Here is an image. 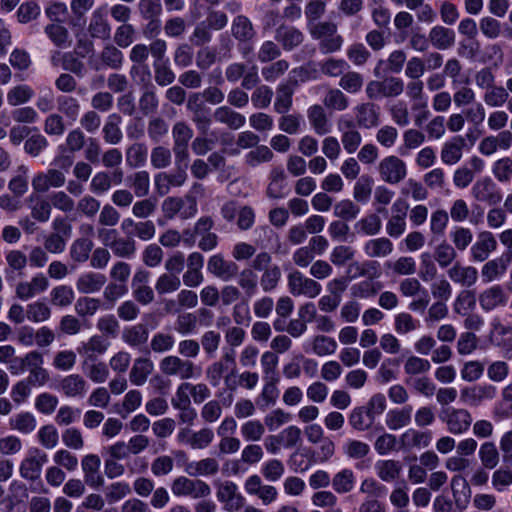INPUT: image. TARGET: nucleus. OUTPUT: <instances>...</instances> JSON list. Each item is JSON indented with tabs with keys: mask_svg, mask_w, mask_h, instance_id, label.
<instances>
[{
	"mask_svg": "<svg viewBox=\"0 0 512 512\" xmlns=\"http://www.w3.org/2000/svg\"><path fill=\"white\" fill-rule=\"evenodd\" d=\"M161 373L167 377L180 379L182 382L194 379L201 374V367L193 360L182 358L178 355H167L159 362Z\"/></svg>",
	"mask_w": 512,
	"mask_h": 512,
	"instance_id": "1",
	"label": "nucleus"
},
{
	"mask_svg": "<svg viewBox=\"0 0 512 512\" xmlns=\"http://www.w3.org/2000/svg\"><path fill=\"white\" fill-rule=\"evenodd\" d=\"M171 491L176 497L193 499L206 498L211 494V488L205 481L185 476H179L172 481Z\"/></svg>",
	"mask_w": 512,
	"mask_h": 512,
	"instance_id": "2",
	"label": "nucleus"
},
{
	"mask_svg": "<svg viewBox=\"0 0 512 512\" xmlns=\"http://www.w3.org/2000/svg\"><path fill=\"white\" fill-rule=\"evenodd\" d=\"M226 80L230 83H236L242 79L241 87L250 90L260 83L258 67L252 65L247 67L246 64L234 62L229 64L225 69Z\"/></svg>",
	"mask_w": 512,
	"mask_h": 512,
	"instance_id": "3",
	"label": "nucleus"
},
{
	"mask_svg": "<svg viewBox=\"0 0 512 512\" xmlns=\"http://www.w3.org/2000/svg\"><path fill=\"white\" fill-rule=\"evenodd\" d=\"M288 289L293 296L317 297L322 286L313 278L306 277L300 271L294 270L287 276Z\"/></svg>",
	"mask_w": 512,
	"mask_h": 512,
	"instance_id": "4",
	"label": "nucleus"
},
{
	"mask_svg": "<svg viewBox=\"0 0 512 512\" xmlns=\"http://www.w3.org/2000/svg\"><path fill=\"white\" fill-rule=\"evenodd\" d=\"M47 454L39 448L28 450L26 457L19 465L20 476L27 481H36L39 479L43 466L47 463Z\"/></svg>",
	"mask_w": 512,
	"mask_h": 512,
	"instance_id": "5",
	"label": "nucleus"
},
{
	"mask_svg": "<svg viewBox=\"0 0 512 512\" xmlns=\"http://www.w3.org/2000/svg\"><path fill=\"white\" fill-rule=\"evenodd\" d=\"M443 423L446 424L447 430L453 435H461L466 433L472 424V415L465 408H449L440 415Z\"/></svg>",
	"mask_w": 512,
	"mask_h": 512,
	"instance_id": "6",
	"label": "nucleus"
},
{
	"mask_svg": "<svg viewBox=\"0 0 512 512\" xmlns=\"http://www.w3.org/2000/svg\"><path fill=\"white\" fill-rule=\"evenodd\" d=\"M66 184V175L56 168L36 173L31 181L34 193L43 194L50 189H60Z\"/></svg>",
	"mask_w": 512,
	"mask_h": 512,
	"instance_id": "7",
	"label": "nucleus"
},
{
	"mask_svg": "<svg viewBox=\"0 0 512 512\" xmlns=\"http://www.w3.org/2000/svg\"><path fill=\"white\" fill-rule=\"evenodd\" d=\"M381 179L389 184H398L407 175L405 162L395 155L383 158L378 166Z\"/></svg>",
	"mask_w": 512,
	"mask_h": 512,
	"instance_id": "8",
	"label": "nucleus"
},
{
	"mask_svg": "<svg viewBox=\"0 0 512 512\" xmlns=\"http://www.w3.org/2000/svg\"><path fill=\"white\" fill-rule=\"evenodd\" d=\"M207 270L211 275L224 282L231 281L238 275V265L234 261L225 259L221 253L209 257Z\"/></svg>",
	"mask_w": 512,
	"mask_h": 512,
	"instance_id": "9",
	"label": "nucleus"
},
{
	"mask_svg": "<svg viewBox=\"0 0 512 512\" xmlns=\"http://www.w3.org/2000/svg\"><path fill=\"white\" fill-rule=\"evenodd\" d=\"M233 367H236L235 351L230 349L225 351L219 360L214 361L207 367L206 378L213 387H216L224 379L228 370Z\"/></svg>",
	"mask_w": 512,
	"mask_h": 512,
	"instance_id": "10",
	"label": "nucleus"
},
{
	"mask_svg": "<svg viewBox=\"0 0 512 512\" xmlns=\"http://www.w3.org/2000/svg\"><path fill=\"white\" fill-rule=\"evenodd\" d=\"M214 221L210 216H202L195 223V233L199 237L198 248L203 252H209L218 245V235L211 230Z\"/></svg>",
	"mask_w": 512,
	"mask_h": 512,
	"instance_id": "11",
	"label": "nucleus"
},
{
	"mask_svg": "<svg viewBox=\"0 0 512 512\" xmlns=\"http://www.w3.org/2000/svg\"><path fill=\"white\" fill-rule=\"evenodd\" d=\"M497 394V389L491 384H481L465 387L461 390V400L470 405L478 406L485 400H492Z\"/></svg>",
	"mask_w": 512,
	"mask_h": 512,
	"instance_id": "12",
	"label": "nucleus"
},
{
	"mask_svg": "<svg viewBox=\"0 0 512 512\" xmlns=\"http://www.w3.org/2000/svg\"><path fill=\"white\" fill-rule=\"evenodd\" d=\"M355 121L358 127L371 129L380 124V107L373 102L358 104L355 108Z\"/></svg>",
	"mask_w": 512,
	"mask_h": 512,
	"instance_id": "13",
	"label": "nucleus"
},
{
	"mask_svg": "<svg viewBox=\"0 0 512 512\" xmlns=\"http://www.w3.org/2000/svg\"><path fill=\"white\" fill-rule=\"evenodd\" d=\"M472 195L477 201L486 202L489 205H496L502 200L501 193L489 177L476 181L472 187Z\"/></svg>",
	"mask_w": 512,
	"mask_h": 512,
	"instance_id": "14",
	"label": "nucleus"
},
{
	"mask_svg": "<svg viewBox=\"0 0 512 512\" xmlns=\"http://www.w3.org/2000/svg\"><path fill=\"white\" fill-rule=\"evenodd\" d=\"M497 240L489 231L478 234L476 242L471 247V257L476 262L487 260L492 252L497 249Z\"/></svg>",
	"mask_w": 512,
	"mask_h": 512,
	"instance_id": "15",
	"label": "nucleus"
},
{
	"mask_svg": "<svg viewBox=\"0 0 512 512\" xmlns=\"http://www.w3.org/2000/svg\"><path fill=\"white\" fill-rule=\"evenodd\" d=\"M512 261V251L487 261L481 269V277L485 283H490L502 277L507 270L509 263Z\"/></svg>",
	"mask_w": 512,
	"mask_h": 512,
	"instance_id": "16",
	"label": "nucleus"
},
{
	"mask_svg": "<svg viewBox=\"0 0 512 512\" xmlns=\"http://www.w3.org/2000/svg\"><path fill=\"white\" fill-rule=\"evenodd\" d=\"M58 389L67 397L82 398L87 390V382L79 374H70L60 380Z\"/></svg>",
	"mask_w": 512,
	"mask_h": 512,
	"instance_id": "17",
	"label": "nucleus"
},
{
	"mask_svg": "<svg viewBox=\"0 0 512 512\" xmlns=\"http://www.w3.org/2000/svg\"><path fill=\"white\" fill-rule=\"evenodd\" d=\"M466 140L463 136H454L446 141L441 149V161L446 165H454L460 161Z\"/></svg>",
	"mask_w": 512,
	"mask_h": 512,
	"instance_id": "18",
	"label": "nucleus"
},
{
	"mask_svg": "<svg viewBox=\"0 0 512 512\" xmlns=\"http://www.w3.org/2000/svg\"><path fill=\"white\" fill-rule=\"evenodd\" d=\"M124 63V55L121 50L113 44H107L103 47L99 54V63L95 65V70L102 68H110L119 70Z\"/></svg>",
	"mask_w": 512,
	"mask_h": 512,
	"instance_id": "19",
	"label": "nucleus"
},
{
	"mask_svg": "<svg viewBox=\"0 0 512 512\" xmlns=\"http://www.w3.org/2000/svg\"><path fill=\"white\" fill-rule=\"evenodd\" d=\"M107 278L98 272H86L76 280V288L82 294H92L100 291L106 284Z\"/></svg>",
	"mask_w": 512,
	"mask_h": 512,
	"instance_id": "20",
	"label": "nucleus"
},
{
	"mask_svg": "<svg viewBox=\"0 0 512 512\" xmlns=\"http://www.w3.org/2000/svg\"><path fill=\"white\" fill-rule=\"evenodd\" d=\"M275 40L285 51H291L303 42L304 35L295 27L281 25L276 29Z\"/></svg>",
	"mask_w": 512,
	"mask_h": 512,
	"instance_id": "21",
	"label": "nucleus"
},
{
	"mask_svg": "<svg viewBox=\"0 0 512 512\" xmlns=\"http://www.w3.org/2000/svg\"><path fill=\"white\" fill-rule=\"evenodd\" d=\"M448 277L457 284L463 287L473 286L478 279V271L473 266H463L459 262L447 271Z\"/></svg>",
	"mask_w": 512,
	"mask_h": 512,
	"instance_id": "22",
	"label": "nucleus"
},
{
	"mask_svg": "<svg viewBox=\"0 0 512 512\" xmlns=\"http://www.w3.org/2000/svg\"><path fill=\"white\" fill-rule=\"evenodd\" d=\"M431 440L432 434L430 431L412 428L407 429L399 438L401 448L403 449L425 448L430 445Z\"/></svg>",
	"mask_w": 512,
	"mask_h": 512,
	"instance_id": "23",
	"label": "nucleus"
},
{
	"mask_svg": "<svg viewBox=\"0 0 512 512\" xmlns=\"http://www.w3.org/2000/svg\"><path fill=\"white\" fill-rule=\"evenodd\" d=\"M307 117L316 134L326 135L331 131L332 125L323 106H311L307 111Z\"/></svg>",
	"mask_w": 512,
	"mask_h": 512,
	"instance_id": "24",
	"label": "nucleus"
},
{
	"mask_svg": "<svg viewBox=\"0 0 512 512\" xmlns=\"http://www.w3.org/2000/svg\"><path fill=\"white\" fill-rule=\"evenodd\" d=\"M122 117L117 113L110 114L102 127L103 140L109 145H117L123 139L121 130Z\"/></svg>",
	"mask_w": 512,
	"mask_h": 512,
	"instance_id": "25",
	"label": "nucleus"
},
{
	"mask_svg": "<svg viewBox=\"0 0 512 512\" xmlns=\"http://www.w3.org/2000/svg\"><path fill=\"white\" fill-rule=\"evenodd\" d=\"M27 202L32 219L40 223L49 221L52 209L48 199L39 195H30Z\"/></svg>",
	"mask_w": 512,
	"mask_h": 512,
	"instance_id": "26",
	"label": "nucleus"
},
{
	"mask_svg": "<svg viewBox=\"0 0 512 512\" xmlns=\"http://www.w3.org/2000/svg\"><path fill=\"white\" fill-rule=\"evenodd\" d=\"M347 273L351 278L367 277L370 280L380 276V264L377 261L366 260L364 262H352L347 268Z\"/></svg>",
	"mask_w": 512,
	"mask_h": 512,
	"instance_id": "27",
	"label": "nucleus"
},
{
	"mask_svg": "<svg viewBox=\"0 0 512 512\" xmlns=\"http://www.w3.org/2000/svg\"><path fill=\"white\" fill-rule=\"evenodd\" d=\"M213 115L217 122L233 130L240 129L246 122L245 116L233 110L230 105L216 108Z\"/></svg>",
	"mask_w": 512,
	"mask_h": 512,
	"instance_id": "28",
	"label": "nucleus"
},
{
	"mask_svg": "<svg viewBox=\"0 0 512 512\" xmlns=\"http://www.w3.org/2000/svg\"><path fill=\"white\" fill-rule=\"evenodd\" d=\"M506 303V296L500 285H494L479 295V304L485 311H491Z\"/></svg>",
	"mask_w": 512,
	"mask_h": 512,
	"instance_id": "29",
	"label": "nucleus"
},
{
	"mask_svg": "<svg viewBox=\"0 0 512 512\" xmlns=\"http://www.w3.org/2000/svg\"><path fill=\"white\" fill-rule=\"evenodd\" d=\"M149 338V329L145 324L139 323L127 327L122 332V340L131 347L144 346Z\"/></svg>",
	"mask_w": 512,
	"mask_h": 512,
	"instance_id": "30",
	"label": "nucleus"
},
{
	"mask_svg": "<svg viewBox=\"0 0 512 512\" xmlns=\"http://www.w3.org/2000/svg\"><path fill=\"white\" fill-rule=\"evenodd\" d=\"M413 408L405 405L400 409H393L387 412L385 423L390 430H399L410 424Z\"/></svg>",
	"mask_w": 512,
	"mask_h": 512,
	"instance_id": "31",
	"label": "nucleus"
},
{
	"mask_svg": "<svg viewBox=\"0 0 512 512\" xmlns=\"http://www.w3.org/2000/svg\"><path fill=\"white\" fill-rule=\"evenodd\" d=\"M377 476L384 482L390 483L397 480L402 473V464L398 460H380L375 464Z\"/></svg>",
	"mask_w": 512,
	"mask_h": 512,
	"instance_id": "32",
	"label": "nucleus"
},
{
	"mask_svg": "<svg viewBox=\"0 0 512 512\" xmlns=\"http://www.w3.org/2000/svg\"><path fill=\"white\" fill-rule=\"evenodd\" d=\"M110 342L102 335H94L78 349L87 360L94 361L98 355H103L109 348Z\"/></svg>",
	"mask_w": 512,
	"mask_h": 512,
	"instance_id": "33",
	"label": "nucleus"
},
{
	"mask_svg": "<svg viewBox=\"0 0 512 512\" xmlns=\"http://www.w3.org/2000/svg\"><path fill=\"white\" fill-rule=\"evenodd\" d=\"M296 84V81H288L278 86L274 109L279 114H285L290 110Z\"/></svg>",
	"mask_w": 512,
	"mask_h": 512,
	"instance_id": "34",
	"label": "nucleus"
},
{
	"mask_svg": "<svg viewBox=\"0 0 512 512\" xmlns=\"http://www.w3.org/2000/svg\"><path fill=\"white\" fill-rule=\"evenodd\" d=\"M88 31L93 38H99L103 40L110 38L111 26L101 9H96L92 13Z\"/></svg>",
	"mask_w": 512,
	"mask_h": 512,
	"instance_id": "35",
	"label": "nucleus"
},
{
	"mask_svg": "<svg viewBox=\"0 0 512 512\" xmlns=\"http://www.w3.org/2000/svg\"><path fill=\"white\" fill-rule=\"evenodd\" d=\"M363 250L370 258H384L393 252V243L386 237L374 238L365 243Z\"/></svg>",
	"mask_w": 512,
	"mask_h": 512,
	"instance_id": "36",
	"label": "nucleus"
},
{
	"mask_svg": "<svg viewBox=\"0 0 512 512\" xmlns=\"http://www.w3.org/2000/svg\"><path fill=\"white\" fill-rule=\"evenodd\" d=\"M153 369L154 364L149 358L140 357L135 359L129 374L131 383L137 386L143 385Z\"/></svg>",
	"mask_w": 512,
	"mask_h": 512,
	"instance_id": "37",
	"label": "nucleus"
},
{
	"mask_svg": "<svg viewBox=\"0 0 512 512\" xmlns=\"http://www.w3.org/2000/svg\"><path fill=\"white\" fill-rule=\"evenodd\" d=\"M429 40L439 50H446L454 45L455 33L453 30L437 25L429 32Z\"/></svg>",
	"mask_w": 512,
	"mask_h": 512,
	"instance_id": "38",
	"label": "nucleus"
},
{
	"mask_svg": "<svg viewBox=\"0 0 512 512\" xmlns=\"http://www.w3.org/2000/svg\"><path fill=\"white\" fill-rule=\"evenodd\" d=\"M148 157V147L143 142H134L125 151L126 164L130 168H141Z\"/></svg>",
	"mask_w": 512,
	"mask_h": 512,
	"instance_id": "39",
	"label": "nucleus"
},
{
	"mask_svg": "<svg viewBox=\"0 0 512 512\" xmlns=\"http://www.w3.org/2000/svg\"><path fill=\"white\" fill-rule=\"evenodd\" d=\"M478 457L482 467L488 470H493L500 462V452L493 441H485L480 445Z\"/></svg>",
	"mask_w": 512,
	"mask_h": 512,
	"instance_id": "40",
	"label": "nucleus"
},
{
	"mask_svg": "<svg viewBox=\"0 0 512 512\" xmlns=\"http://www.w3.org/2000/svg\"><path fill=\"white\" fill-rule=\"evenodd\" d=\"M108 247L115 256L126 259L132 258L137 251L136 241L132 237H113Z\"/></svg>",
	"mask_w": 512,
	"mask_h": 512,
	"instance_id": "41",
	"label": "nucleus"
},
{
	"mask_svg": "<svg viewBox=\"0 0 512 512\" xmlns=\"http://www.w3.org/2000/svg\"><path fill=\"white\" fill-rule=\"evenodd\" d=\"M7 268L5 276L7 279L13 278L14 274L21 275L27 266V256L21 250H10L5 254Z\"/></svg>",
	"mask_w": 512,
	"mask_h": 512,
	"instance_id": "42",
	"label": "nucleus"
},
{
	"mask_svg": "<svg viewBox=\"0 0 512 512\" xmlns=\"http://www.w3.org/2000/svg\"><path fill=\"white\" fill-rule=\"evenodd\" d=\"M451 489L456 506L464 508L471 494L467 480L460 474L454 475L451 479Z\"/></svg>",
	"mask_w": 512,
	"mask_h": 512,
	"instance_id": "43",
	"label": "nucleus"
},
{
	"mask_svg": "<svg viewBox=\"0 0 512 512\" xmlns=\"http://www.w3.org/2000/svg\"><path fill=\"white\" fill-rule=\"evenodd\" d=\"M231 33L239 41H249L256 34L252 22L244 15H238L233 19Z\"/></svg>",
	"mask_w": 512,
	"mask_h": 512,
	"instance_id": "44",
	"label": "nucleus"
},
{
	"mask_svg": "<svg viewBox=\"0 0 512 512\" xmlns=\"http://www.w3.org/2000/svg\"><path fill=\"white\" fill-rule=\"evenodd\" d=\"M316 463V451L306 448L302 452H294L289 459L290 467L295 472H305Z\"/></svg>",
	"mask_w": 512,
	"mask_h": 512,
	"instance_id": "45",
	"label": "nucleus"
},
{
	"mask_svg": "<svg viewBox=\"0 0 512 512\" xmlns=\"http://www.w3.org/2000/svg\"><path fill=\"white\" fill-rule=\"evenodd\" d=\"M406 95L412 104V110L426 109L427 101L424 97V83L422 80H411L406 85Z\"/></svg>",
	"mask_w": 512,
	"mask_h": 512,
	"instance_id": "46",
	"label": "nucleus"
},
{
	"mask_svg": "<svg viewBox=\"0 0 512 512\" xmlns=\"http://www.w3.org/2000/svg\"><path fill=\"white\" fill-rule=\"evenodd\" d=\"M133 194L138 198H144L150 191V175L147 171H138L128 177Z\"/></svg>",
	"mask_w": 512,
	"mask_h": 512,
	"instance_id": "47",
	"label": "nucleus"
},
{
	"mask_svg": "<svg viewBox=\"0 0 512 512\" xmlns=\"http://www.w3.org/2000/svg\"><path fill=\"white\" fill-rule=\"evenodd\" d=\"M237 283L247 299L254 296L258 288V276L254 270L245 268L238 271Z\"/></svg>",
	"mask_w": 512,
	"mask_h": 512,
	"instance_id": "48",
	"label": "nucleus"
},
{
	"mask_svg": "<svg viewBox=\"0 0 512 512\" xmlns=\"http://www.w3.org/2000/svg\"><path fill=\"white\" fill-rule=\"evenodd\" d=\"M44 32L51 42L58 48L68 47L71 43L67 28L59 23H50L46 25Z\"/></svg>",
	"mask_w": 512,
	"mask_h": 512,
	"instance_id": "49",
	"label": "nucleus"
},
{
	"mask_svg": "<svg viewBox=\"0 0 512 512\" xmlns=\"http://www.w3.org/2000/svg\"><path fill=\"white\" fill-rule=\"evenodd\" d=\"M355 484V475L351 469L345 468L337 472L332 478V487L335 492L345 494L350 492Z\"/></svg>",
	"mask_w": 512,
	"mask_h": 512,
	"instance_id": "50",
	"label": "nucleus"
},
{
	"mask_svg": "<svg viewBox=\"0 0 512 512\" xmlns=\"http://www.w3.org/2000/svg\"><path fill=\"white\" fill-rule=\"evenodd\" d=\"M57 109L59 114L76 121L80 113V102L75 97L61 95L57 98Z\"/></svg>",
	"mask_w": 512,
	"mask_h": 512,
	"instance_id": "51",
	"label": "nucleus"
},
{
	"mask_svg": "<svg viewBox=\"0 0 512 512\" xmlns=\"http://www.w3.org/2000/svg\"><path fill=\"white\" fill-rule=\"evenodd\" d=\"M323 104L328 109L344 111L349 106V99L342 90L331 88L327 91Z\"/></svg>",
	"mask_w": 512,
	"mask_h": 512,
	"instance_id": "52",
	"label": "nucleus"
},
{
	"mask_svg": "<svg viewBox=\"0 0 512 512\" xmlns=\"http://www.w3.org/2000/svg\"><path fill=\"white\" fill-rule=\"evenodd\" d=\"M51 303L56 307H68L74 299L75 293L72 287L68 285H59L54 287L50 292Z\"/></svg>",
	"mask_w": 512,
	"mask_h": 512,
	"instance_id": "53",
	"label": "nucleus"
},
{
	"mask_svg": "<svg viewBox=\"0 0 512 512\" xmlns=\"http://www.w3.org/2000/svg\"><path fill=\"white\" fill-rule=\"evenodd\" d=\"M93 248V242L88 238L76 239L70 247V257L77 263H83L89 259Z\"/></svg>",
	"mask_w": 512,
	"mask_h": 512,
	"instance_id": "54",
	"label": "nucleus"
},
{
	"mask_svg": "<svg viewBox=\"0 0 512 512\" xmlns=\"http://www.w3.org/2000/svg\"><path fill=\"white\" fill-rule=\"evenodd\" d=\"M277 382L278 378L272 377L270 381H267L264 384L262 391L256 400V403L261 408L273 406L276 403V400L279 396V390L276 386Z\"/></svg>",
	"mask_w": 512,
	"mask_h": 512,
	"instance_id": "55",
	"label": "nucleus"
},
{
	"mask_svg": "<svg viewBox=\"0 0 512 512\" xmlns=\"http://www.w3.org/2000/svg\"><path fill=\"white\" fill-rule=\"evenodd\" d=\"M51 317V308L42 301H35L27 305L26 318L33 323L47 321Z\"/></svg>",
	"mask_w": 512,
	"mask_h": 512,
	"instance_id": "56",
	"label": "nucleus"
},
{
	"mask_svg": "<svg viewBox=\"0 0 512 512\" xmlns=\"http://www.w3.org/2000/svg\"><path fill=\"white\" fill-rule=\"evenodd\" d=\"M48 200L51 204V209L55 208L63 213H70L75 208V201L66 191L63 190L52 192L48 196Z\"/></svg>",
	"mask_w": 512,
	"mask_h": 512,
	"instance_id": "57",
	"label": "nucleus"
},
{
	"mask_svg": "<svg viewBox=\"0 0 512 512\" xmlns=\"http://www.w3.org/2000/svg\"><path fill=\"white\" fill-rule=\"evenodd\" d=\"M41 13V8L35 0H28L20 4L17 9V20L21 24H27L36 20Z\"/></svg>",
	"mask_w": 512,
	"mask_h": 512,
	"instance_id": "58",
	"label": "nucleus"
},
{
	"mask_svg": "<svg viewBox=\"0 0 512 512\" xmlns=\"http://www.w3.org/2000/svg\"><path fill=\"white\" fill-rule=\"evenodd\" d=\"M243 439L247 442H258L265 433V426L259 420H248L240 427Z\"/></svg>",
	"mask_w": 512,
	"mask_h": 512,
	"instance_id": "59",
	"label": "nucleus"
},
{
	"mask_svg": "<svg viewBox=\"0 0 512 512\" xmlns=\"http://www.w3.org/2000/svg\"><path fill=\"white\" fill-rule=\"evenodd\" d=\"M154 80L161 87L171 85L176 78L174 71L171 69L168 60L164 62H153Z\"/></svg>",
	"mask_w": 512,
	"mask_h": 512,
	"instance_id": "60",
	"label": "nucleus"
},
{
	"mask_svg": "<svg viewBox=\"0 0 512 512\" xmlns=\"http://www.w3.org/2000/svg\"><path fill=\"white\" fill-rule=\"evenodd\" d=\"M219 470V464L214 458H205L197 462L190 463L187 472L191 476L214 475Z\"/></svg>",
	"mask_w": 512,
	"mask_h": 512,
	"instance_id": "61",
	"label": "nucleus"
},
{
	"mask_svg": "<svg viewBox=\"0 0 512 512\" xmlns=\"http://www.w3.org/2000/svg\"><path fill=\"white\" fill-rule=\"evenodd\" d=\"M374 421L364 406L354 408L349 416L350 425L357 431H365Z\"/></svg>",
	"mask_w": 512,
	"mask_h": 512,
	"instance_id": "62",
	"label": "nucleus"
},
{
	"mask_svg": "<svg viewBox=\"0 0 512 512\" xmlns=\"http://www.w3.org/2000/svg\"><path fill=\"white\" fill-rule=\"evenodd\" d=\"M274 157L272 150L266 145H258L245 156V163L249 167H256L261 163L270 162Z\"/></svg>",
	"mask_w": 512,
	"mask_h": 512,
	"instance_id": "63",
	"label": "nucleus"
},
{
	"mask_svg": "<svg viewBox=\"0 0 512 512\" xmlns=\"http://www.w3.org/2000/svg\"><path fill=\"white\" fill-rule=\"evenodd\" d=\"M495 415L502 418L512 417V382L501 391V401L495 408Z\"/></svg>",
	"mask_w": 512,
	"mask_h": 512,
	"instance_id": "64",
	"label": "nucleus"
}]
</instances>
